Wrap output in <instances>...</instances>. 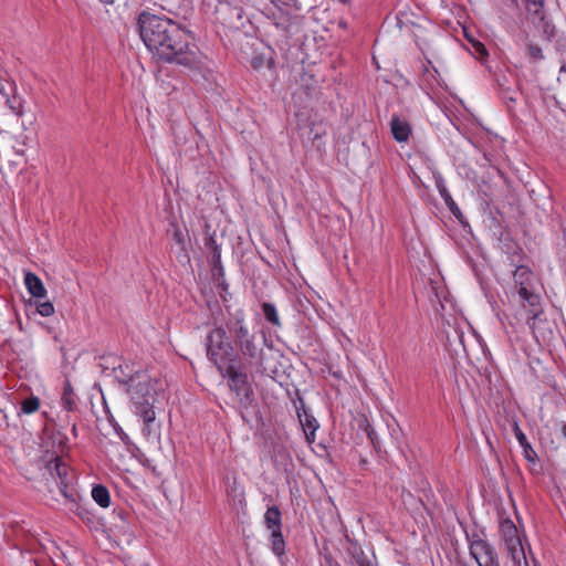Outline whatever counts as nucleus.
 <instances>
[{
  "label": "nucleus",
  "instance_id": "1",
  "mask_svg": "<svg viewBox=\"0 0 566 566\" xmlns=\"http://www.w3.org/2000/svg\"><path fill=\"white\" fill-rule=\"evenodd\" d=\"M139 33L145 45L158 60L176 63L203 73V56L195 44L187 41L186 32L178 23L143 12L138 18Z\"/></svg>",
  "mask_w": 566,
  "mask_h": 566
},
{
  "label": "nucleus",
  "instance_id": "2",
  "mask_svg": "<svg viewBox=\"0 0 566 566\" xmlns=\"http://www.w3.org/2000/svg\"><path fill=\"white\" fill-rule=\"evenodd\" d=\"M163 382L151 378L146 370H136L130 377L127 391L135 406V413L144 421L143 434L149 438L154 433L156 412L154 410Z\"/></svg>",
  "mask_w": 566,
  "mask_h": 566
},
{
  "label": "nucleus",
  "instance_id": "3",
  "mask_svg": "<svg viewBox=\"0 0 566 566\" xmlns=\"http://www.w3.org/2000/svg\"><path fill=\"white\" fill-rule=\"evenodd\" d=\"M206 348L209 359L213 361L220 374H223V369L229 365H234L238 360V354L229 342L226 329L221 326L213 328L208 334Z\"/></svg>",
  "mask_w": 566,
  "mask_h": 566
},
{
  "label": "nucleus",
  "instance_id": "4",
  "mask_svg": "<svg viewBox=\"0 0 566 566\" xmlns=\"http://www.w3.org/2000/svg\"><path fill=\"white\" fill-rule=\"evenodd\" d=\"M227 327L241 354L262 367L263 349L256 342V334L249 329L244 319L237 316L228 322Z\"/></svg>",
  "mask_w": 566,
  "mask_h": 566
},
{
  "label": "nucleus",
  "instance_id": "5",
  "mask_svg": "<svg viewBox=\"0 0 566 566\" xmlns=\"http://www.w3.org/2000/svg\"><path fill=\"white\" fill-rule=\"evenodd\" d=\"M221 375L229 379V388L239 398L241 407L249 408L254 401V394L249 385L248 375L237 367L235 364L229 365Z\"/></svg>",
  "mask_w": 566,
  "mask_h": 566
},
{
  "label": "nucleus",
  "instance_id": "6",
  "mask_svg": "<svg viewBox=\"0 0 566 566\" xmlns=\"http://www.w3.org/2000/svg\"><path fill=\"white\" fill-rule=\"evenodd\" d=\"M470 555L479 566H500L499 555L495 548L478 534L470 538Z\"/></svg>",
  "mask_w": 566,
  "mask_h": 566
},
{
  "label": "nucleus",
  "instance_id": "7",
  "mask_svg": "<svg viewBox=\"0 0 566 566\" xmlns=\"http://www.w3.org/2000/svg\"><path fill=\"white\" fill-rule=\"evenodd\" d=\"M48 470L55 481L59 492L67 500L74 501V493L70 491L71 474L69 467L60 459L55 458L48 463Z\"/></svg>",
  "mask_w": 566,
  "mask_h": 566
},
{
  "label": "nucleus",
  "instance_id": "8",
  "mask_svg": "<svg viewBox=\"0 0 566 566\" xmlns=\"http://www.w3.org/2000/svg\"><path fill=\"white\" fill-rule=\"evenodd\" d=\"M513 277L518 295L527 294L528 291L536 289V277L527 266H517Z\"/></svg>",
  "mask_w": 566,
  "mask_h": 566
},
{
  "label": "nucleus",
  "instance_id": "9",
  "mask_svg": "<svg viewBox=\"0 0 566 566\" xmlns=\"http://www.w3.org/2000/svg\"><path fill=\"white\" fill-rule=\"evenodd\" d=\"M520 296L526 303L524 306L530 307V313L532 316L528 318V325L532 329H534L536 319L543 313L541 308V296L536 289L528 291L527 294H521Z\"/></svg>",
  "mask_w": 566,
  "mask_h": 566
},
{
  "label": "nucleus",
  "instance_id": "10",
  "mask_svg": "<svg viewBox=\"0 0 566 566\" xmlns=\"http://www.w3.org/2000/svg\"><path fill=\"white\" fill-rule=\"evenodd\" d=\"M390 126L392 136L397 142L403 143L408 140L411 133L408 122L400 119L398 116H392Z\"/></svg>",
  "mask_w": 566,
  "mask_h": 566
},
{
  "label": "nucleus",
  "instance_id": "11",
  "mask_svg": "<svg viewBox=\"0 0 566 566\" xmlns=\"http://www.w3.org/2000/svg\"><path fill=\"white\" fill-rule=\"evenodd\" d=\"M297 416H298L300 422L304 429L306 440L310 443L314 442L315 441V431L318 428L317 420L312 415L307 413V411L305 409H303L302 413L300 411H297Z\"/></svg>",
  "mask_w": 566,
  "mask_h": 566
},
{
  "label": "nucleus",
  "instance_id": "12",
  "mask_svg": "<svg viewBox=\"0 0 566 566\" xmlns=\"http://www.w3.org/2000/svg\"><path fill=\"white\" fill-rule=\"evenodd\" d=\"M505 548L513 566H528L522 539L514 544L505 545Z\"/></svg>",
  "mask_w": 566,
  "mask_h": 566
},
{
  "label": "nucleus",
  "instance_id": "13",
  "mask_svg": "<svg viewBox=\"0 0 566 566\" xmlns=\"http://www.w3.org/2000/svg\"><path fill=\"white\" fill-rule=\"evenodd\" d=\"M500 533L504 545L514 544L515 542L521 541L518 530L511 520H504L501 522Z\"/></svg>",
  "mask_w": 566,
  "mask_h": 566
},
{
  "label": "nucleus",
  "instance_id": "14",
  "mask_svg": "<svg viewBox=\"0 0 566 566\" xmlns=\"http://www.w3.org/2000/svg\"><path fill=\"white\" fill-rule=\"evenodd\" d=\"M24 284H25L29 293L32 296H34V297H44L45 296L46 290L42 283V281L34 273H32V272L25 273Z\"/></svg>",
  "mask_w": 566,
  "mask_h": 566
},
{
  "label": "nucleus",
  "instance_id": "15",
  "mask_svg": "<svg viewBox=\"0 0 566 566\" xmlns=\"http://www.w3.org/2000/svg\"><path fill=\"white\" fill-rule=\"evenodd\" d=\"M513 431H514L515 438L517 439L518 443L523 448L525 458L530 462H535L536 459H537V454L534 451V449L532 448V446L530 444V442L527 441L526 436L521 430V428L518 427L517 422H514Z\"/></svg>",
  "mask_w": 566,
  "mask_h": 566
},
{
  "label": "nucleus",
  "instance_id": "16",
  "mask_svg": "<svg viewBox=\"0 0 566 566\" xmlns=\"http://www.w3.org/2000/svg\"><path fill=\"white\" fill-rule=\"evenodd\" d=\"M327 129L324 123H313L308 130V138L317 149H321L324 145L323 137L326 135Z\"/></svg>",
  "mask_w": 566,
  "mask_h": 566
},
{
  "label": "nucleus",
  "instance_id": "17",
  "mask_svg": "<svg viewBox=\"0 0 566 566\" xmlns=\"http://www.w3.org/2000/svg\"><path fill=\"white\" fill-rule=\"evenodd\" d=\"M264 523L271 532L281 530V512L277 506L273 505L266 510Z\"/></svg>",
  "mask_w": 566,
  "mask_h": 566
},
{
  "label": "nucleus",
  "instance_id": "18",
  "mask_svg": "<svg viewBox=\"0 0 566 566\" xmlns=\"http://www.w3.org/2000/svg\"><path fill=\"white\" fill-rule=\"evenodd\" d=\"M61 401H62V406L67 411H74L77 407L76 395H75L70 381H65Z\"/></svg>",
  "mask_w": 566,
  "mask_h": 566
},
{
  "label": "nucleus",
  "instance_id": "19",
  "mask_svg": "<svg viewBox=\"0 0 566 566\" xmlns=\"http://www.w3.org/2000/svg\"><path fill=\"white\" fill-rule=\"evenodd\" d=\"M130 371L132 370L128 364H119L118 366L113 367L114 378L122 385H130V377L134 375Z\"/></svg>",
  "mask_w": 566,
  "mask_h": 566
},
{
  "label": "nucleus",
  "instance_id": "20",
  "mask_svg": "<svg viewBox=\"0 0 566 566\" xmlns=\"http://www.w3.org/2000/svg\"><path fill=\"white\" fill-rule=\"evenodd\" d=\"M92 497L102 507L109 505V492L104 485H95L92 490Z\"/></svg>",
  "mask_w": 566,
  "mask_h": 566
},
{
  "label": "nucleus",
  "instance_id": "21",
  "mask_svg": "<svg viewBox=\"0 0 566 566\" xmlns=\"http://www.w3.org/2000/svg\"><path fill=\"white\" fill-rule=\"evenodd\" d=\"M261 308L265 319L269 323H271L273 326H281L279 314L276 312L275 306L272 303L264 302L261 305Z\"/></svg>",
  "mask_w": 566,
  "mask_h": 566
},
{
  "label": "nucleus",
  "instance_id": "22",
  "mask_svg": "<svg viewBox=\"0 0 566 566\" xmlns=\"http://www.w3.org/2000/svg\"><path fill=\"white\" fill-rule=\"evenodd\" d=\"M272 551L275 555L281 556L284 554L285 542L281 530L271 532Z\"/></svg>",
  "mask_w": 566,
  "mask_h": 566
},
{
  "label": "nucleus",
  "instance_id": "23",
  "mask_svg": "<svg viewBox=\"0 0 566 566\" xmlns=\"http://www.w3.org/2000/svg\"><path fill=\"white\" fill-rule=\"evenodd\" d=\"M210 263L213 272H218L220 275L223 274L220 247H214L213 250H210ZM213 275H216V273H213Z\"/></svg>",
  "mask_w": 566,
  "mask_h": 566
},
{
  "label": "nucleus",
  "instance_id": "24",
  "mask_svg": "<svg viewBox=\"0 0 566 566\" xmlns=\"http://www.w3.org/2000/svg\"><path fill=\"white\" fill-rule=\"evenodd\" d=\"M360 428H363L364 431L367 433V437L370 440V442L373 443L374 448L376 450L380 451V446H379V441H378L376 431L374 430V428L371 427V424L369 423L367 418H364L361 420Z\"/></svg>",
  "mask_w": 566,
  "mask_h": 566
},
{
  "label": "nucleus",
  "instance_id": "25",
  "mask_svg": "<svg viewBox=\"0 0 566 566\" xmlns=\"http://www.w3.org/2000/svg\"><path fill=\"white\" fill-rule=\"evenodd\" d=\"M542 8H543V0H527V2H526L527 11L541 20L544 18Z\"/></svg>",
  "mask_w": 566,
  "mask_h": 566
},
{
  "label": "nucleus",
  "instance_id": "26",
  "mask_svg": "<svg viewBox=\"0 0 566 566\" xmlns=\"http://www.w3.org/2000/svg\"><path fill=\"white\" fill-rule=\"evenodd\" d=\"M40 407V400L36 397H30L22 401L21 410L23 413H33Z\"/></svg>",
  "mask_w": 566,
  "mask_h": 566
},
{
  "label": "nucleus",
  "instance_id": "27",
  "mask_svg": "<svg viewBox=\"0 0 566 566\" xmlns=\"http://www.w3.org/2000/svg\"><path fill=\"white\" fill-rule=\"evenodd\" d=\"M440 193H441L442 198L444 199L447 206L451 210V212L455 217H459L461 214L460 209L457 206V203L453 201V199H452L451 195L448 192V190L446 188H443L440 190Z\"/></svg>",
  "mask_w": 566,
  "mask_h": 566
},
{
  "label": "nucleus",
  "instance_id": "28",
  "mask_svg": "<svg viewBox=\"0 0 566 566\" xmlns=\"http://www.w3.org/2000/svg\"><path fill=\"white\" fill-rule=\"evenodd\" d=\"M527 54L533 62L544 59L542 49L533 43L527 44Z\"/></svg>",
  "mask_w": 566,
  "mask_h": 566
},
{
  "label": "nucleus",
  "instance_id": "29",
  "mask_svg": "<svg viewBox=\"0 0 566 566\" xmlns=\"http://www.w3.org/2000/svg\"><path fill=\"white\" fill-rule=\"evenodd\" d=\"M6 103L15 115H22V102L19 97L14 95L12 97H8Z\"/></svg>",
  "mask_w": 566,
  "mask_h": 566
},
{
  "label": "nucleus",
  "instance_id": "30",
  "mask_svg": "<svg viewBox=\"0 0 566 566\" xmlns=\"http://www.w3.org/2000/svg\"><path fill=\"white\" fill-rule=\"evenodd\" d=\"M36 311L42 316H50L54 313V306L51 302L36 303Z\"/></svg>",
  "mask_w": 566,
  "mask_h": 566
},
{
  "label": "nucleus",
  "instance_id": "31",
  "mask_svg": "<svg viewBox=\"0 0 566 566\" xmlns=\"http://www.w3.org/2000/svg\"><path fill=\"white\" fill-rule=\"evenodd\" d=\"M174 240L180 247L181 250L186 249V240L185 234L179 228H175L174 230Z\"/></svg>",
  "mask_w": 566,
  "mask_h": 566
},
{
  "label": "nucleus",
  "instance_id": "32",
  "mask_svg": "<svg viewBox=\"0 0 566 566\" xmlns=\"http://www.w3.org/2000/svg\"><path fill=\"white\" fill-rule=\"evenodd\" d=\"M15 158L9 163L12 168L19 167L24 163V151L22 149H15Z\"/></svg>",
  "mask_w": 566,
  "mask_h": 566
},
{
  "label": "nucleus",
  "instance_id": "33",
  "mask_svg": "<svg viewBox=\"0 0 566 566\" xmlns=\"http://www.w3.org/2000/svg\"><path fill=\"white\" fill-rule=\"evenodd\" d=\"M354 558L358 566H373L371 562L368 559V557L363 552L354 555Z\"/></svg>",
  "mask_w": 566,
  "mask_h": 566
},
{
  "label": "nucleus",
  "instance_id": "34",
  "mask_svg": "<svg viewBox=\"0 0 566 566\" xmlns=\"http://www.w3.org/2000/svg\"><path fill=\"white\" fill-rule=\"evenodd\" d=\"M471 43H472V46L474 48L475 52L478 54H480V56H486L488 55V51L484 46L483 43H481L480 41H476V40H470Z\"/></svg>",
  "mask_w": 566,
  "mask_h": 566
},
{
  "label": "nucleus",
  "instance_id": "35",
  "mask_svg": "<svg viewBox=\"0 0 566 566\" xmlns=\"http://www.w3.org/2000/svg\"><path fill=\"white\" fill-rule=\"evenodd\" d=\"M205 247L209 250H213L214 247H219V244H217V242H216L214 235L209 234V233L206 234Z\"/></svg>",
  "mask_w": 566,
  "mask_h": 566
},
{
  "label": "nucleus",
  "instance_id": "36",
  "mask_svg": "<svg viewBox=\"0 0 566 566\" xmlns=\"http://www.w3.org/2000/svg\"><path fill=\"white\" fill-rule=\"evenodd\" d=\"M11 92H13V86L11 84H8V86L1 85L0 93L6 99L10 97Z\"/></svg>",
  "mask_w": 566,
  "mask_h": 566
},
{
  "label": "nucleus",
  "instance_id": "37",
  "mask_svg": "<svg viewBox=\"0 0 566 566\" xmlns=\"http://www.w3.org/2000/svg\"><path fill=\"white\" fill-rule=\"evenodd\" d=\"M125 514H126V513H124V512H119V513H118V516H119L122 520H124Z\"/></svg>",
  "mask_w": 566,
  "mask_h": 566
},
{
  "label": "nucleus",
  "instance_id": "38",
  "mask_svg": "<svg viewBox=\"0 0 566 566\" xmlns=\"http://www.w3.org/2000/svg\"><path fill=\"white\" fill-rule=\"evenodd\" d=\"M560 72H566V65H565V64H564V65H562V67H560Z\"/></svg>",
  "mask_w": 566,
  "mask_h": 566
},
{
  "label": "nucleus",
  "instance_id": "39",
  "mask_svg": "<svg viewBox=\"0 0 566 566\" xmlns=\"http://www.w3.org/2000/svg\"><path fill=\"white\" fill-rule=\"evenodd\" d=\"M563 434L566 438V424L563 427Z\"/></svg>",
  "mask_w": 566,
  "mask_h": 566
},
{
  "label": "nucleus",
  "instance_id": "40",
  "mask_svg": "<svg viewBox=\"0 0 566 566\" xmlns=\"http://www.w3.org/2000/svg\"><path fill=\"white\" fill-rule=\"evenodd\" d=\"M329 566H339L337 563L329 564Z\"/></svg>",
  "mask_w": 566,
  "mask_h": 566
}]
</instances>
